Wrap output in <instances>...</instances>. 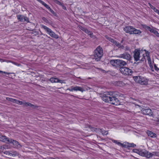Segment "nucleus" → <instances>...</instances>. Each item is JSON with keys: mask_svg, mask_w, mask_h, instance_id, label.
<instances>
[{"mask_svg": "<svg viewBox=\"0 0 159 159\" xmlns=\"http://www.w3.org/2000/svg\"><path fill=\"white\" fill-rule=\"evenodd\" d=\"M115 92H106L101 94L103 101L106 102L117 105L119 104L118 99L115 97Z\"/></svg>", "mask_w": 159, "mask_h": 159, "instance_id": "f257e3e1", "label": "nucleus"}, {"mask_svg": "<svg viewBox=\"0 0 159 159\" xmlns=\"http://www.w3.org/2000/svg\"><path fill=\"white\" fill-rule=\"evenodd\" d=\"M143 50H135L134 51V57L135 61H144L145 60V56Z\"/></svg>", "mask_w": 159, "mask_h": 159, "instance_id": "f03ea898", "label": "nucleus"}, {"mask_svg": "<svg viewBox=\"0 0 159 159\" xmlns=\"http://www.w3.org/2000/svg\"><path fill=\"white\" fill-rule=\"evenodd\" d=\"M103 54L102 48L100 46L98 47L94 51V58L96 61L100 60Z\"/></svg>", "mask_w": 159, "mask_h": 159, "instance_id": "7ed1b4c3", "label": "nucleus"}, {"mask_svg": "<svg viewBox=\"0 0 159 159\" xmlns=\"http://www.w3.org/2000/svg\"><path fill=\"white\" fill-rule=\"evenodd\" d=\"M134 79L135 82L142 85H146L148 84V80L145 78L141 76L134 77Z\"/></svg>", "mask_w": 159, "mask_h": 159, "instance_id": "20e7f679", "label": "nucleus"}, {"mask_svg": "<svg viewBox=\"0 0 159 159\" xmlns=\"http://www.w3.org/2000/svg\"><path fill=\"white\" fill-rule=\"evenodd\" d=\"M41 27L43 28L47 33L52 38L56 39L58 38V36L57 34H56L54 32L52 31L47 26L43 25H41Z\"/></svg>", "mask_w": 159, "mask_h": 159, "instance_id": "39448f33", "label": "nucleus"}, {"mask_svg": "<svg viewBox=\"0 0 159 159\" xmlns=\"http://www.w3.org/2000/svg\"><path fill=\"white\" fill-rule=\"evenodd\" d=\"M120 70L122 74L125 75H131L132 72L131 69L126 67L120 68Z\"/></svg>", "mask_w": 159, "mask_h": 159, "instance_id": "423d86ee", "label": "nucleus"}, {"mask_svg": "<svg viewBox=\"0 0 159 159\" xmlns=\"http://www.w3.org/2000/svg\"><path fill=\"white\" fill-rule=\"evenodd\" d=\"M118 57L120 58L125 59L128 61H130L131 59V57L129 54L128 52H125L120 54L118 56Z\"/></svg>", "mask_w": 159, "mask_h": 159, "instance_id": "0eeeda50", "label": "nucleus"}, {"mask_svg": "<svg viewBox=\"0 0 159 159\" xmlns=\"http://www.w3.org/2000/svg\"><path fill=\"white\" fill-rule=\"evenodd\" d=\"M150 152L147 151L145 150H142L139 151V154L143 156H145L148 158L151 157V156H150Z\"/></svg>", "mask_w": 159, "mask_h": 159, "instance_id": "6e6552de", "label": "nucleus"}, {"mask_svg": "<svg viewBox=\"0 0 159 159\" xmlns=\"http://www.w3.org/2000/svg\"><path fill=\"white\" fill-rule=\"evenodd\" d=\"M10 144H12L13 145V147L16 148H20L22 147L21 145L18 141L12 139H11V140L10 142Z\"/></svg>", "mask_w": 159, "mask_h": 159, "instance_id": "1a4fd4ad", "label": "nucleus"}, {"mask_svg": "<svg viewBox=\"0 0 159 159\" xmlns=\"http://www.w3.org/2000/svg\"><path fill=\"white\" fill-rule=\"evenodd\" d=\"M18 20L21 22H28L29 21V19L23 15H18L17 16Z\"/></svg>", "mask_w": 159, "mask_h": 159, "instance_id": "9d476101", "label": "nucleus"}, {"mask_svg": "<svg viewBox=\"0 0 159 159\" xmlns=\"http://www.w3.org/2000/svg\"><path fill=\"white\" fill-rule=\"evenodd\" d=\"M141 111L143 114H144L148 115L150 116H151L152 115V111L150 109H143L141 110Z\"/></svg>", "mask_w": 159, "mask_h": 159, "instance_id": "9b49d317", "label": "nucleus"}, {"mask_svg": "<svg viewBox=\"0 0 159 159\" xmlns=\"http://www.w3.org/2000/svg\"><path fill=\"white\" fill-rule=\"evenodd\" d=\"M119 59L112 60L110 61V64L113 66L119 67Z\"/></svg>", "mask_w": 159, "mask_h": 159, "instance_id": "f8f14e48", "label": "nucleus"}, {"mask_svg": "<svg viewBox=\"0 0 159 159\" xmlns=\"http://www.w3.org/2000/svg\"><path fill=\"white\" fill-rule=\"evenodd\" d=\"M133 27L132 26H129L125 27L124 30L127 33L132 34V31Z\"/></svg>", "mask_w": 159, "mask_h": 159, "instance_id": "ddd939ff", "label": "nucleus"}, {"mask_svg": "<svg viewBox=\"0 0 159 159\" xmlns=\"http://www.w3.org/2000/svg\"><path fill=\"white\" fill-rule=\"evenodd\" d=\"M143 51L144 52V53L145 54V57L146 56L147 57V59L148 61V63L149 65H151L152 64V60L149 56V52H146V51L145 50H143Z\"/></svg>", "mask_w": 159, "mask_h": 159, "instance_id": "4468645a", "label": "nucleus"}, {"mask_svg": "<svg viewBox=\"0 0 159 159\" xmlns=\"http://www.w3.org/2000/svg\"><path fill=\"white\" fill-rule=\"evenodd\" d=\"M126 64L127 63L126 62L123 60L119 59V67H123L124 66H126Z\"/></svg>", "mask_w": 159, "mask_h": 159, "instance_id": "2eb2a0df", "label": "nucleus"}, {"mask_svg": "<svg viewBox=\"0 0 159 159\" xmlns=\"http://www.w3.org/2000/svg\"><path fill=\"white\" fill-rule=\"evenodd\" d=\"M81 29L83 31H84L85 33L88 34L89 35H90V37H92V36L93 35V33L91 32L88 30L87 29L83 27H81Z\"/></svg>", "mask_w": 159, "mask_h": 159, "instance_id": "dca6fc26", "label": "nucleus"}, {"mask_svg": "<svg viewBox=\"0 0 159 159\" xmlns=\"http://www.w3.org/2000/svg\"><path fill=\"white\" fill-rule=\"evenodd\" d=\"M74 91H80L82 92H83L84 91H85L84 89L83 88L81 87H80L76 86L74 87Z\"/></svg>", "mask_w": 159, "mask_h": 159, "instance_id": "f3484780", "label": "nucleus"}, {"mask_svg": "<svg viewBox=\"0 0 159 159\" xmlns=\"http://www.w3.org/2000/svg\"><path fill=\"white\" fill-rule=\"evenodd\" d=\"M148 29L151 32L153 33L157 36L159 37V33L156 30L152 29H151L149 27H148Z\"/></svg>", "mask_w": 159, "mask_h": 159, "instance_id": "a211bd4d", "label": "nucleus"}, {"mask_svg": "<svg viewBox=\"0 0 159 159\" xmlns=\"http://www.w3.org/2000/svg\"><path fill=\"white\" fill-rule=\"evenodd\" d=\"M141 33V31L138 30L137 29H136L134 28H133V29L132 31V34H140Z\"/></svg>", "mask_w": 159, "mask_h": 159, "instance_id": "6ab92c4d", "label": "nucleus"}, {"mask_svg": "<svg viewBox=\"0 0 159 159\" xmlns=\"http://www.w3.org/2000/svg\"><path fill=\"white\" fill-rule=\"evenodd\" d=\"M147 133L148 136H150L152 138L155 137L156 136L155 134L149 131H147Z\"/></svg>", "mask_w": 159, "mask_h": 159, "instance_id": "aec40b11", "label": "nucleus"}, {"mask_svg": "<svg viewBox=\"0 0 159 159\" xmlns=\"http://www.w3.org/2000/svg\"><path fill=\"white\" fill-rule=\"evenodd\" d=\"M11 139L9 138L6 136L4 143L6 144H10V142H11Z\"/></svg>", "mask_w": 159, "mask_h": 159, "instance_id": "412c9836", "label": "nucleus"}, {"mask_svg": "<svg viewBox=\"0 0 159 159\" xmlns=\"http://www.w3.org/2000/svg\"><path fill=\"white\" fill-rule=\"evenodd\" d=\"M58 79L54 77L51 78L50 79V81L52 83H58Z\"/></svg>", "mask_w": 159, "mask_h": 159, "instance_id": "4be33fe9", "label": "nucleus"}, {"mask_svg": "<svg viewBox=\"0 0 159 159\" xmlns=\"http://www.w3.org/2000/svg\"><path fill=\"white\" fill-rule=\"evenodd\" d=\"M153 156H157L159 157V152H153L152 153L150 152V156H151V157Z\"/></svg>", "mask_w": 159, "mask_h": 159, "instance_id": "5701e85b", "label": "nucleus"}, {"mask_svg": "<svg viewBox=\"0 0 159 159\" xmlns=\"http://www.w3.org/2000/svg\"><path fill=\"white\" fill-rule=\"evenodd\" d=\"M38 2H39L40 3H41L43 5L44 7H45L47 8L49 7V6L47 4L45 3L43 1L41 0H37Z\"/></svg>", "mask_w": 159, "mask_h": 159, "instance_id": "b1692460", "label": "nucleus"}, {"mask_svg": "<svg viewBox=\"0 0 159 159\" xmlns=\"http://www.w3.org/2000/svg\"><path fill=\"white\" fill-rule=\"evenodd\" d=\"M30 34L33 35V36H35L38 34V32L35 30H32L30 31Z\"/></svg>", "mask_w": 159, "mask_h": 159, "instance_id": "393cba45", "label": "nucleus"}, {"mask_svg": "<svg viewBox=\"0 0 159 159\" xmlns=\"http://www.w3.org/2000/svg\"><path fill=\"white\" fill-rule=\"evenodd\" d=\"M6 99L8 101H10L11 102H13L14 103H16V99L11 98L8 97H7L6 98Z\"/></svg>", "mask_w": 159, "mask_h": 159, "instance_id": "a878e982", "label": "nucleus"}, {"mask_svg": "<svg viewBox=\"0 0 159 159\" xmlns=\"http://www.w3.org/2000/svg\"><path fill=\"white\" fill-rule=\"evenodd\" d=\"M6 136L0 135V141L4 143Z\"/></svg>", "mask_w": 159, "mask_h": 159, "instance_id": "bb28decb", "label": "nucleus"}, {"mask_svg": "<svg viewBox=\"0 0 159 159\" xmlns=\"http://www.w3.org/2000/svg\"><path fill=\"white\" fill-rule=\"evenodd\" d=\"M112 141L113 143L117 144H118L119 145H120V146H123V145L122 144V143H121L120 142H119L116 140H112Z\"/></svg>", "mask_w": 159, "mask_h": 159, "instance_id": "cd10ccee", "label": "nucleus"}, {"mask_svg": "<svg viewBox=\"0 0 159 159\" xmlns=\"http://www.w3.org/2000/svg\"><path fill=\"white\" fill-rule=\"evenodd\" d=\"M11 156L14 157L16 156L18 154L17 152L16 151L13 152L11 151Z\"/></svg>", "mask_w": 159, "mask_h": 159, "instance_id": "c85d7f7f", "label": "nucleus"}, {"mask_svg": "<svg viewBox=\"0 0 159 159\" xmlns=\"http://www.w3.org/2000/svg\"><path fill=\"white\" fill-rule=\"evenodd\" d=\"M47 9H48L52 14L54 15L55 14V13L54 11L52 10L49 6L48 7Z\"/></svg>", "mask_w": 159, "mask_h": 159, "instance_id": "c756f323", "label": "nucleus"}, {"mask_svg": "<svg viewBox=\"0 0 159 159\" xmlns=\"http://www.w3.org/2000/svg\"><path fill=\"white\" fill-rule=\"evenodd\" d=\"M105 37L109 41H110L111 42H112L113 41L114 39H113L111 38V37H108L107 36H106Z\"/></svg>", "mask_w": 159, "mask_h": 159, "instance_id": "7c9ffc66", "label": "nucleus"}, {"mask_svg": "<svg viewBox=\"0 0 159 159\" xmlns=\"http://www.w3.org/2000/svg\"><path fill=\"white\" fill-rule=\"evenodd\" d=\"M43 20L45 22L48 23H49V22L48 20H47L45 17H43L42 18Z\"/></svg>", "mask_w": 159, "mask_h": 159, "instance_id": "2f4dec72", "label": "nucleus"}, {"mask_svg": "<svg viewBox=\"0 0 159 159\" xmlns=\"http://www.w3.org/2000/svg\"><path fill=\"white\" fill-rule=\"evenodd\" d=\"M4 153L10 156H11V151H5Z\"/></svg>", "mask_w": 159, "mask_h": 159, "instance_id": "473e14b6", "label": "nucleus"}, {"mask_svg": "<svg viewBox=\"0 0 159 159\" xmlns=\"http://www.w3.org/2000/svg\"><path fill=\"white\" fill-rule=\"evenodd\" d=\"M15 103L20 105H22V104H23V103L22 101L19 100H16V102Z\"/></svg>", "mask_w": 159, "mask_h": 159, "instance_id": "72a5a7b5", "label": "nucleus"}, {"mask_svg": "<svg viewBox=\"0 0 159 159\" xmlns=\"http://www.w3.org/2000/svg\"><path fill=\"white\" fill-rule=\"evenodd\" d=\"M102 133L103 135H106L108 134V131H104L102 130Z\"/></svg>", "mask_w": 159, "mask_h": 159, "instance_id": "f704fd0d", "label": "nucleus"}, {"mask_svg": "<svg viewBox=\"0 0 159 159\" xmlns=\"http://www.w3.org/2000/svg\"><path fill=\"white\" fill-rule=\"evenodd\" d=\"M74 87L71 86L70 87V88H68L66 89V90H69L70 91H74Z\"/></svg>", "mask_w": 159, "mask_h": 159, "instance_id": "c9c22d12", "label": "nucleus"}, {"mask_svg": "<svg viewBox=\"0 0 159 159\" xmlns=\"http://www.w3.org/2000/svg\"><path fill=\"white\" fill-rule=\"evenodd\" d=\"M154 68L156 71H157L159 70V68L157 67L156 65L155 64L154 65Z\"/></svg>", "mask_w": 159, "mask_h": 159, "instance_id": "e433bc0d", "label": "nucleus"}, {"mask_svg": "<svg viewBox=\"0 0 159 159\" xmlns=\"http://www.w3.org/2000/svg\"><path fill=\"white\" fill-rule=\"evenodd\" d=\"M114 44L116 45L117 46L119 47V48L120 47V45H121L120 43H119L118 42L116 41V42H115Z\"/></svg>", "mask_w": 159, "mask_h": 159, "instance_id": "4c0bfd02", "label": "nucleus"}, {"mask_svg": "<svg viewBox=\"0 0 159 159\" xmlns=\"http://www.w3.org/2000/svg\"><path fill=\"white\" fill-rule=\"evenodd\" d=\"M114 44L116 45L117 46L119 47V48L120 47V45H121L120 43H119L118 42L116 41V42H115Z\"/></svg>", "mask_w": 159, "mask_h": 159, "instance_id": "58836bf2", "label": "nucleus"}, {"mask_svg": "<svg viewBox=\"0 0 159 159\" xmlns=\"http://www.w3.org/2000/svg\"><path fill=\"white\" fill-rule=\"evenodd\" d=\"M114 44L116 45L117 46L119 47V48L120 47V45H121L120 43H119L118 42L116 41V42H115Z\"/></svg>", "mask_w": 159, "mask_h": 159, "instance_id": "ea45409f", "label": "nucleus"}, {"mask_svg": "<svg viewBox=\"0 0 159 159\" xmlns=\"http://www.w3.org/2000/svg\"><path fill=\"white\" fill-rule=\"evenodd\" d=\"M30 107L33 108H36L38 107V106L37 105L30 104Z\"/></svg>", "mask_w": 159, "mask_h": 159, "instance_id": "a19ab883", "label": "nucleus"}, {"mask_svg": "<svg viewBox=\"0 0 159 159\" xmlns=\"http://www.w3.org/2000/svg\"><path fill=\"white\" fill-rule=\"evenodd\" d=\"M58 83H60L61 84L64 83L65 84L66 83L65 82V81L64 80H60L58 79Z\"/></svg>", "mask_w": 159, "mask_h": 159, "instance_id": "79ce46f5", "label": "nucleus"}, {"mask_svg": "<svg viewBox=\"0 0 159 159\" xmlns=\"http://www.w3.org/2000/svg\"><path fill=\"white\" fill-rule=\"evenodd\" d=\"M128 146L129 147H134L136 146V145L134 143L128 144Z\"/></svg>", "mask_w": 159, "mask_h": 159, "instance_id": "37998d69", "label": "nucleus"}, {"mask_svg": "<svg viewBox=\"0 0 159 159\" xmlns=\"http://www.w3.org/2000/svg\"><path fill=\"white\" fill-rule=\"evenodd\" d=\"M55 2L58 4V5H61V3L59 1H58V0H55Z\"/></svg>", "mask_w": 159, "mask_h": 159, "instance_id": "c03bdc74", "label": "nucleus"}, {"mask_svg": "<svg viewBox=\"0 0 159 159\" xmlns=\"http://www.w3.org/2000/svg\"><path fill=\"white\" fill-rule=\"evenodd\" d=\"M149 4V6L151 8V9H153V11H154L155 10V9L156 8L155 7H154V6H152V5H151V4Z\"/></svg>", "mask_w": 159, "mask_h": 159, "instance_id": "a18cd8bd", "label": "nucleus"}, {"mask_svg": "<svg viewBox=\"0 0 159 159\" xmlns=\"http://www.w3.org/2000/svg\"><path fill=\"white\" fill-rule=\"evenodd\" d=\"M89 127L91 129V130L93 131H95L96 128H93L90 125L89 126Z\"/></svg>", "mask_w": 159, "mask_h": 159, "instance_id": "49530a36", "label": "nucleus"}, {"mask_svg": "<svg viewBox=\"0 0 159 159\" xmlns=\"http://www.w3.org/2000/svg\"><path fill=\"white\" fill-rule=\"evenodd\" d=\"M154 11L159 15V10H158L157 9V8H156Z\"/></svg>", "mask_w": 159, "mask_h": 159, "instance_id": "de8ad7c7", "label": "nucleus"}, {"mask_svg": "<svg viewBox=\"0 0 159 159\" xmlns=\"http://www.w3.org/2000/svg\"><path fill=\"white\" fill-rule=\"evenodd\" d=\"M154 11L159 15V10H158L157 9V8H156Z\"/></svg>", "mask_w": 159, "mask_h": 159, "instance_id": "09e8293b", "label": "nucleus"}, {"mask_svg": "<svg viewBox=\"0 0 159 159\" xmlns=\"http://www.w3.org/2000/svg\"><path fill=\"white\" fill-rule=\"evenodd\" d=\"M0 73H4V74H8V75H9L10 74V73H9L6 72H3V71H1V70H0Z\"/></svg>", "mask_w": 159, "mask_h": 159, "instance_id": "8fccbe9b", "label": "nucleus"}, {"mask_svg": "<svg viewBox=\"0 0 159 159\" xmlns=\"http://www.w3.org/2000/svg\"><path fill=\"white\" fill-rule=\"evenodd\" d=\"M139 150H137V149H135V150H134V152H136L137 153H138L139 154Z\"/></svg>", "mask_w": 159, "mask_h": 159, "instance_id": "3c124183", "label": "nucleus"}, {"mask_svg": "<svg viewBox=\"0 0 159 159\" xmlns=\"http://www.w3.org/2000/svg\"><path fill=\"white\" fill-rule=\"evenodd\" d=\"M97 131L98 132H97V133H102V129H98V130H97Z\"/></svg>", "mask_w": 159, "mask_h": 159, "instance_id": "603ef678", "label": "nucleus"}, {"mask_svg": "<svg viewBox=\"0 0 159 159\" xmlns=\"http://www.w3.org/2000/svg\"><path fill=\"white\" fill-rule=\"evenodd\" d=\"M155 120H156L157 122L158 123H159V118H157L156 117L155 118Z\"/></svg>", "mask_w": 159, "mask_h": 159, "instance_id": "864d4df0", "label": "nucleus"}, {"mask_svg": "<svg viewBox=\"0 0 159 159\" xmlns=\"http://www.w3.org/2000/svg\"><path fill=\"white\" fill-rule=\"evenodd\" d=\"M10 61L12 63L14 64L15 65H17L18 66H19V65H20L19 64L17 63L16 62H13V61Z\"/></svg>", "mask_w": 159, "mask_h": 159, "instance_id": "5fc2aeb1", "label": "nucleus"}, {"mask_svg": "<svg viewBox=\"0 0 159 159\" xmlns=\"http://www.w3.org/2000/svg\"><path fill=\"white\" fill-rule=\"evenodd\" d=\"M150 65V67L151 69V70H152V71H153V66L152 65V64L151 65Z\"/></svg>", "mask_w": 159, "mask_h": 159, "instance_id": "6e6d98bb", "label": "nucleus"}, {"mask_svg": "<svg viewBox=\"0 0 159 159\" xmlns=\"http://www.w3.org/2000/svg\"><path fill=\"white\" fill-rule=\"evenodd\" d=\"M119 48H120L121 49H124V47L123 45H120Z\"/></svg>", "mask_w": 159, "mask_h": 159, "instance_id": "4d7b16f0", "label": "nucleus"}, {"mask_svg": "<svg viewBox=\"0 0 159 159\" xmlns=\"http://www.w3.org/2000/svg\"><path fill=\"white\" fill-rule=\"evenodd\" d=\"M126 50H129V48L128 47H126Z\"/></svg>", "mask_w": 159, "mask_h": 159, "instance_id": "13d9d810", "label": "nucleus"}, {"mask_svg": "<svg viewBox=\"0 0 159 159\" xmlns=\"http://www.w3.org/2000/svg\"><path fill=\"white\" fill-rule=\"evenodd\" d=\"M122 144L123 145V146H120L122 147H125V148L126 147L125 146L124 144Z\"/></svg>", "mask_w": 159, "mask_h": 159, "instance_id": "bf43d9fd", "label": "nucleus"}, {"mask_svg": "<svg viewBox=\"0 0 159 159\" xmlns=\"http://www.w3.org/2000/svg\"><path fill=\"white\" fill-rule=\"evenodd\" d=\"M116 41L114 39L113 40V41L112 42V43H113L114 44L115 43V42H116Z\"/></svg>", "mask_w": 159, "mask_h": 159, "instance_id": "052dcab7", "label": "nucleus"}, {"mask_svg": "<svg viewBox=\"0 0 159 159\" xmlns=\"http://www.w3.org/2000/svg\"><path fill=\"white\" fill-rule=\"evenodd\" d=\"M122 83L121 82H119L118 83V84H121Z\"/></svg>", "mask_w": 159, "mask_h": 159, "instance_id": "680f3d73", "label": "nucleus"}, {"mask_svg": "<svg viewBox=\"0 0 159 159\" xmlns=\"http://www.w3.org/2000/svg\"><path fill=\"white\" fill-rule=\"evenodd\" d=\"M98 129H96V128L95 131H94V132H97H97H98V131H97V130H98Z\"/></svg>", "mask_w": 159, "mask_h": 159, "instance_id": "e2e57ef3", "label": "nucleus"}, {"mask_svg": "<svg viewBox=\"0 0 159 159\" xmlns=\"http://www.w3.org/2000/svg\"><path fill=\"white\" fill-rule=\"evenodd\" d=\"M133 103L134 104L136 105L139 106L138 104H137L135 102H133Z\"/></svg>", "mask_w": 159, "mask_h": 159, "instance_id": "0e129e2a", "label": "nucleus"}, {"mask_svg": "<svg viewBox=\"0 0 159 159\" xmlns=\"http://www.w3.org/2000/svg\"><path fill=\"white\" fill-rule=\"evenodd\" d=\"M63 9L65 10L66 9V8L65 7H63Z\"/></svg>", "mask_w": 159, "mask_h": 159, "instance_id": "69168bd1", "label": "nucleus"}, {"mask_svg": "<svg viewBox=\"0 0 159 159\" xmlns=\"http://www.w3.org/2000/svg\"><path fill=\"white\" fill-rule=\"evenodd\" d=\"M102 71L103 72H105V70H102Z\"/></svg>", "mask_w": 159, "mask_h": 159, "instance_id": "338daca9", "label": "nucleus"}, {"mask_svg": "<svg viewBox=\"0 0 159 159\" xmlns=\"http://www.w3.org/2000/svg\"><path fill=\"white\" fill-rule=\"evenodd\" d=\"M31 73H33V72H31Z\"/></svg>", "mask_w": 159, "mask_h": 159, "instance_id": "774afa93", "label": "nucleus"}]
</instances>
